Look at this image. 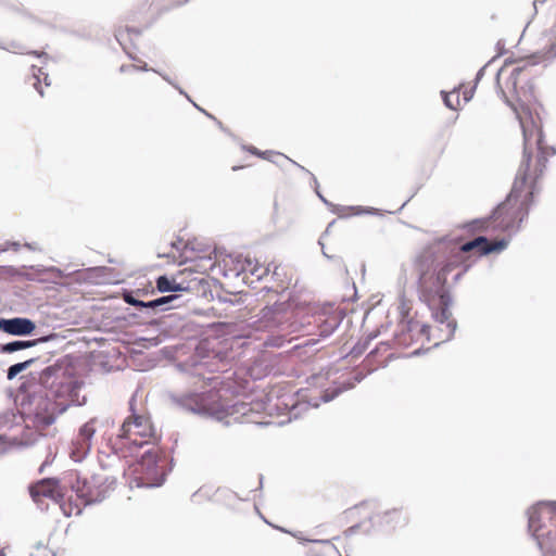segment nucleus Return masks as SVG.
Instances as JSON below:
<instances>
[{"instance_id":"nucleus-52","label":"nucleus","mask_w":556,"mask_h":556,"mask_svg":"<svg viewBox=\"0 0 556 556\" xmlns=\"http://www.w3.org/2000/svg\"><path fill=\"white\" fill-rule=\"evenodd\" d=\"M192 104H193V105H194V106H195L200 112H202L203 114H204V112H206L204 109H202L200 105H198V104H197V103H194L193 101H192Z\"/></svg>"},{"instance_id":"nucleus-37","label":"nucleus","mask_w":556,"mask_h":556,"mask_svg":"<svg viewBox=\"0 0 556 556\" xmlns=\"http://www.w3.org/2000/svg\"><path fill=\"white\" fill-rule=\"evenodd\" d=\"M488 64H485L484 66H482L476 74V78H475V85L477 86L478 83L482 79V77L484 76V73H485V68H486Z\"/></svg>"},{"instance_id":"nucleus-50","label":"nucleus","mask_w":556,"mask_h":556,"mask_svg":"<svg viewBox=\"0 0 556 556\" xmlns=\"http://www.w3.org/2000/svg\"><path fill=\"white\" fill-rule=\"evenodd\" d=\"M354 379H355L356 382H361L364 379V376L362 374H358V375L355 376Z\"/></svg>"},{"instance_id":"nucleus-55","label":"nucleus","mask_w":556,"mask_h":556,"mask_svg":"<svg viewBox=\"0 0 556 556\" xmlns=\"http://www.w3.org/2000/svg\"><path fill=\"white\" fill-rule=\"evenodd\" d=\"M24 245H25L27 249H29V250H35V247H34V244H33V243H28V242H26Z\"/></svg>"},{"instance_id":"nucleus-15","label":"nucleus","mask_w":556,"mask_h":556,"mask_svg":"<svg viewBox=\"0 0 556 556\" xmlns=\"http://www.w3.org/2000/svg\"><path fill=\"white\" fill-rule=\"evenodd\" d=\"M369 519L374 525L384 530H394L407 523V518L404 516L402 508H392L382 514H375Z\"/></svg>"},{"instance_id":"nucleus-62","label":"nucleus","mask_w":556,"mask_h":556,"mask_svg":"<svg viewBox=\"0 0 556 556\" xmlns=\"http://www.w3.org/2000/svg\"><path fill=\"white\" fill-rule=\"evenodd\" d=\"M128 56L132 60V61H138L134 55L129 54L128 53Z\"/></svg>"},{"instance_id":"nucleus-13","label":"nucleus","mask_w":556,"mask_h":556,"mask_svg":"<svg viewBox=\"0 0 556 556\" xmlns=\"http://www.w3.org/2000/svg\"><path fill=\"white\" fill-rule=\"evenodd\" d=\"M29 494L34 502H38L40 497L51 498L55 503H60L63 500L59 480L53 478H45L30 485Z\"/></svg>"},{"instance_id":"nucleus-36","label":"nucleus","mask_w":556,"mask_h":556,"mask_svg":"<svg viewBox=\"0 0 556 556\" xmlns=\"http://www.w3.org/2000/svg\"><path fill=\"white\" fill-rule=\"evenodd\" d=\"M318 243L321 245V251H323V255L328 258V260H331V261H336L338 263H342V260L341 257H338V256H334V255H329V253H326L325 249H324V243L319 240Z\"/></svg>"},{"instance_id":"nucleus-59","label":"nucleus","mask_w":556,"mask_h":556,"mask_svg":"<svg viewBox=\"0 0 556 556\" xmlns=\"http://www.w3.org/2000/svg\"><path fill=\"white\" fill-rule=\"evenodd\" d=\"M204 114L208 117V118H212L214 121H216L217 118L215 116H213L212 114H210L208 112H204Z\"/></svg>"},{"instance_id":"nucleus-30","label":"nucleus","mask_w":556,"mask_h":556,"mask_svg":"<svg viewBox=\"0 0 556 556\" xmlns=\"http://www.w3.org/2000/svg\"><path fill=\"white\" fill-rule=\"evenodd\" d=\"M306 542H311V543H315V544H320V545H324L326 547H328L329 549L333 551L336 554H338L339 556L340 553L338 551V548L336 547V545L331 542V540H327V539H324V540H305Z\"/></svg>"},{"instance_id":"nucleus-35","label":"nucleus","mask_w":556,"mask_h":556,"mask_svg":"<svg viewBox=\"0 0 556 556\" xmlns=\"http://www.w3.org/2000/svg\"><path fill=\"white\" fill-rule=\"evenodd\" d=\"M523 68L525 67L518 66L511 71L509 79L513 80L514 86H516L517 79H518L519 75L521 74V72L523 71Z\"/></svg>"},{"instance_id":"nucleus-58","label":"nucleus","mask_w":556,"mask_h":556,"mask_svg":"<svg viewBox=\"0 0 556 556\" xmlns=\"http://www.w3.org/2000/svg\"><path fill=\"white\" fill-rule=\"evenodd\" d=\"M35 88L38 90V92L40 93V96L42 97L43 96V90L41 88H38L37 86V83L34 85Z\"/></svg>"},{"instance_id":"nucleus-12","label":"nucleus","mask_w":556,"mask_h":556,"mask_svg":"<svg viewBox=\"0 0 556 556\" xmlns=\"http://www.w3.org/2000/svg\"><path fill=\"white\" fill-rule=\"evenodd\" d=\"M36 330L34 320L27 317L0 318V331L14 337L30 336Z\"/></svg>"},{"instance_id":"nucleus-48","label":"nucleus","mask_w":556,"mask_h":556,"mask_svg":"<svg viewBox=\"0 0 556 556\" xmlns=\"http://www.w3.org/2000/svg\"><path fill=\"white\" fill-rule=\"evenodd\" d=\"M215 122H216L218 128H220L223 131L227 132V129L223 126L220 121L216 119Z\"/></svg>"},{"instance_id":"nucleus-39","label":"nucleus","mask_w":556,"mask_h":556,"mask_svg":"<svg viewBox=\"0 0 556 556\" xmlns=\"http://www.w3.org/2000/svg\"><path fill=\"white\" fill-rule=\"evenodd\" d=\"M3 244L8 247V250L13 249L14 251H18L21 248V244L16 241H7Z\"/></svg>"},{"instance_id":"nucleus-19","label":"nucleus","mask_w":556,"mask_h":556,"mask_svg":"<svg viewBox=\"0 0 556 556\" xmlns=\"http://www.w3.org/2000/svg\"><path fill=\"white\" fill-rule=\"evenodd\" d=\"M355 387V383L352 381L343 382L341 386L336 387L333 390H326L323 392L321 396L319 399H316L314 401H309L308 405L312 407L317 408L323 403H328L334 400L337 396H339L343 391L351 390Z\"/></svg>"},{"instance_id":"nucleus-54","label":"nucleus","mask_w":556,"mask_h":556,"mask_svg":"<svg viewBox=\"0 0 556 556\" xmlns=\"http://www.w3.org/2000/svg\"><path fill=\"white\" fill-rule=\"evenodd\" d=\"M192 104H193V105H194V106H195L200 112H202L203 114H204V112H206L204 109H202L200 105H198V104H197V103H194L193 101H192Z\"/></svg>"},{"instance_id":"nucleus-33","label":"nucleus","mask_w":556,"mask_h":556,"mask_svg":"<svg viewBox=\"0 0 556 556\" xmlns=\"http://www.w3.org/2000/svg\"><path fill=\"white\" fill-rule=\"evenodd\" d=\"M30 556H55V554L45 546H38Z\"/></svg>"},{"instance_id":"nucleus-17","label":"nucleus","mask_w":556,"mask_h":556,"mask_svg":"<svg viewBox=\"0 0 556 556\" xmlns=\"http://www.w3.org/2000/svg\"><path fill=\"white\" fill-rule=\"evenodd\" d=\"M528 136H529V150L532 152V149H531V140L532 138H534V142L536 144V148L539 150V153H538V157H536V168H535V179L540 178V176L543 175L545 168H546V165H547V161H548V155L544 149V137H543V132L542 130L540 129H536V130H528Z\"/></svg>"},{"instance_id":"nucleus-34","label":"nucleus","mask_w":556,"mask_h":556,"mask_svg":"<svg viewBox=\"0 0 556 556\" xmlns=\"http://www.w3.org/2000/svg\"><path fill=\"white\" fill-rule=\"evenodd\" d=\"M130 67L132 70H136V71H142V72H154L156 74H163L162 72L153 68V67H149L147 63H143L142 65H130Z\"/></svg>"},{"instance_id":"nucleus-4","label":"nucleus","mask_w":556,"mask_h":556,"mask_svg":"<svg viewBox=\"0 0 556 556\" xmlns=\"http://www.w3.org/2000/svg\"><path fill=\"white\" fill-rule=\"evenodd\" d=\"M543 506L548 507L551 513L556 516V501L538 502L527 511L528 529L535 539L539 548L543 552V556H556V532L553 534L548 531L539 534V530L541 529L540 510Z\"/></svg>"},{"instance_id":"nucleus-47","label":"nucleus","mask_w":556,"mask_h":556,"mask_svg":"<svg viewBox=\"0 0 556 556\" xmlns=\"http://www.w3.org/2000/svg\"><path fill=\"white\" fill-rule=\"evenodd\" d=\"M545 0H534L533 1V9H534V14H536V11H538V3H543Z\"/></svg>"},{"instance_id":"nucleus-46","label":"nucleus","mask_w":556,"mask_h":556,"mask_svg":"<svg viewBox=\"0 0 556 556\" xmlns=\"http://www.w3.org/2000/svg\"><path fill=\"white\" fill-rule=\"evenodd\" d=\"M501 92L503 93V97H504V99H505V102H506L509 106H511V109H513L515 112H517L516 108H515V106L509 102V100H508V99H507V97L505 96L504 91H503V90H501Z\"/></svg>"},{"instance_id":"nucleus-29","label":"nucleus","mask_w":556,"mask_h":556,"mask_svg":"<svg viewBox=\"0 0 556 556\" xmlns=\"http://www.w3.org/2000/svg\"><path fill=\"white\" fill-rule=\"evenodd\" d=\"M453 93H456V102L459 103V97H458V92L456 91V89L453 90V92H445V91H441V94H442V98H443V102L445 104L446 108L451 109V110H456V106L453 104L452 100H451V96Z\"/></svg>"},{"instance_id":"nucleus-53","label":"nucleus","mask_w":556,"mask_h":556,"mask_svg":"<svg viewBox=\"0 0 556 556\" xmlns=\"http://www.w3.org/2000/svg\"><path fill=\"white\" fill-rule=\"evenodd\" d=\"M192 104H193V105H194V106H195L200 112H202L203 114H204V112H206L204 109H202L200 105H198V104H197V103H194L193 101H192Z\"/></svg>"},{"instance_id":"nucleus-43","label":"nucleus","mask_w":556,"mask_h":556,"mask_svg":"<svg viewBox=\"0 0 556 556\" xmlns=\"http://www.w3.org/2000/svg\"><path fill=\"white\" fill-rule=\"evenodd\" d=\"M258 268L251 269V274L257 276V278H262V275L266 274L268 271V268H265L261 274H258Z\"/></svg>"},{"instance_id":"nucleus-41","label":"nucleus","mask_w":556,"mask_h":556,"mask_svg":"<svg viewBox=\"0 0 556 556\" xmlns=\"http://www.w3.org/2000/svg\"><path fill=\"white\" fill-rule=\"evenodd\" d=\"M37 271H38V273L49 271V273H56V274H58V275H60V276L62 275V270H61V269H59V268H56V267H53V266H52V267H49V268H47V269H40V268H38V269H37Z\"/></svg>"},{"instance_id":"nucleus-25","label":"nucleus","mask_w":556,"mask_h":556,"mask_svg":"<svg viewBox=\"0 0 556 556\" xmlns=\"http://www.w3.org/2000/svg\"><path fill=\"white\" fill-rule=\"evenodd\" d=\"M132 35L138 37L140 35V30H138L136 28L127 27L125 30H118L115 34V38L118 41V43L123 47V49L126 50V47H125V43H124L125 39H126V37H129L131 39Z\"/></svg>"},{"instance_id":"nucleus-27","label":"nucleus","mask_w":556,"mask_h":556,"mask_svg":"<svg viewBox=\"0 0 556 556\" xmlns=\"http://www.w3.org/2000/svg\"><path fill=\"white\" fill-rule=\"evenodd\" d=\"M399 312H400V315H401V319L410 318L409 317L410 305H409L408 301L405 300L404 296H402L401 300H400Z\"/></svg>"},{"instance_id":"nucleus-23","label":"nucleus","mask_w":556,"mask_h":556,"mask_svg":"<svg viewBox=\"0 0 556 556\" xmlns=\"http://www.w3.org/2000/svg\"><path fill=\"white\" fill-rule=\"evenodd\" d=\"M38 361H39L38 358L31 357L24 362H18V363L11 365L7 369V379L13 380L17 375H20L21 372H23L24 370L29 368L33 364H36Z\"/></svg>"},{"instance_id":"nucleus-28","label":"nucleus","mask_w":556,"mask_h":556,"mask_svg":"<svg viewBox=\"0 0 556 556\" xmlns=\"http://www.w3.org/2000/svg\"><path fill=\"white\" fill-rule=\"evenodd\" d=\"M286 342H287V340L285 339L283 336H278V337L270 336L266 339L265 344L268 346L281 348L285 345Z\"/></svg>"},{"instance_id":"nucleus-18","label":"nucleus","mask_w":556,"mask_h":556,"mask_svg":"<svg viewBox=\"0 0 556 556\" xmlns=\"http://www.w3.org/2000/svg\"><path fill=\"white\" fill-rule=\"evenodd\" d=\"M156 289L161 293H172L189 291L190 287L182 282H176V280L167 275H161L156 278Z\"/></svg>"},{"instance_id":"nucleus-11","label":"nucleus","mask_w":556,"mask_h":556,"mask_svg":"<svg viewBox=\"0 0 556 556\" xmlns=\"http://www.w3.org/2000/svg\"><path fill=\"white\" fill-rule=\"evenodd\" d=\"M100 480L93 476L91 481L77 477L76 482L72 483V489L76 495L85 501V505L100 503L104 500L102 490L99 489Z\"/></svg>"},{"instance_id":"nucleus-49","label":"nucleus","mask_w":556,"mask_h":556,"mask_svg":"<svg viewBox=\"0 0 556 556\" xmlns=\"http://www.w3.org/2000/svg\"><path fill=\"white\" fill-rule=\"evenodd\" d=\"M358 528V526H353L351 528H349V530L346 531L348 533L352 534V533H355L356 529Z\"/></svg>"},{"instance_id":"nucleus-20","label":"nucleus","mask_w":556,"mask_h":556,"mask_svg":"<svg viewBox=\"0 0 556 556\" xmlns=\"http://www.w3.org/2000/svg\"><path fill=\"white\" fill-rule=\"evenodd\" d=\"M556 59V33L553 36L551 43L542 49L541 51L535 52L533 55L529 58L528 64L535 65L539 62H552Z\"/></svg>"},{"instance_id":"nucleus-38","label":"nucleus","mask_w":556,"mask_h":556,"mask_svg":"<svg viewBox=\"0 0 556 556\" xmlns=\"http://www.w3.org/2000/svg\"><path fill=\"white\" fill-rule=\"evenodd\" d=\"M39 75H43V80H45V84L46 86H50V80H49V76L48 74L43 73L41 68L38 70V75L37 74H34V76L37 78V83H40V78H39Z\"/></svg>"},{"instance_id":"nucleus-63","label":"nucleus","mask_w":556,"mask_h":556,"mask_svg":"<svg viewBox=\"0 0 556 556\" xmlns=\"http://www.w3.org/2000/svg\"><path fill=\"white\" fill-rule=\"evenodd\" d=\"M31 53H33V54H35V55H37V56H41V54H39V53H38V52H36V51H33Z\"/></svg>"},{"instance_id":"nucleus-8","label":"nucleus","mask_w":556,"mask_h":556,"mask_svg":"<svg viewBox=\"0 0 556 556\" xmlns=\"http://www.w3.org/2000/svg\"><path fill=\"white\" fill-rule=\"evenodd\" d=\"M170 402L182 410L205 416L210 414L205 393L186 392L182 394L169 393Z\"/></svg>"},{"instance_id":"nucleus-45","label":"nucleus","mask_w":556,"mask_h":556,"mask_svg":"<svg viewBox=\"0 0 556 556\" xmlns=\"http://www.w3.org/2000/svg\"><path fill=\"white\" fill-rule=\"evenodd\" d=\"M465 271H466V268H465L463 271H460V273L456 274V275L454 276V278H453V279H454V282L459 281V280H460V278H462V276H463V274H464Z\"/></svg>"},{"instance_id":"nucleus-56","label":"nucleus","mask_w":556,"mask_h":556,"mask_svg":"<svg viewBox=\"0 0 556 556\" xmlns=\"http://www.w3.org/2000/svg\"><path fill=\"white\" fill-rule=\"evenodd\" d=\"M8 251V247L4 244H0V253Z\"/></svg>"},{"instance_id":"nucleus-7","label":"nucleus","mask_w":556,"mask_h":556,"mask_svg":"<svg viewBox=\"0 0 556 556\" xmlns=\"http://www.w3.org/2000/svg\"><path fill=\"white\" fill-rule=\"evenodd\" d=\"M178 299V294H167L150 301H142L137 299L131 292L124 294V301L127 304L136 307L140 313L147 316H152L170 308L172 306L168 305Z\"/></svg>"},{"instance_id":"nucleus-1","label":"nucleus","mask_w":556,"mask_h":556,"mask_svg":"<svg viewBox=\"0 0 556 556\" xmlns=\"http://www.w3.org/2000/svg\"><path fill=\"white\" fill-rule=\"evenodd\" d=\"M509 239L502 238L491 242L485 236H478L462 245L454 240L442 237L427 244L414 258V270L417 275L419 300L431 311L432 318L440 325L442 342L453 339L457 321L452 318V296L446 289L447 275L457 265L451 261L458 253L478 250L484 256L502 252L508 247Z\"/></svg>"},{"instance_id":"nucleus-42","label":"nucleus","mask_w":556,"mask_h":556,"mask_svg":"<svg viewBox=\"0 0 556 556\" xmlns=\"http://www.w3.org/2000/svg\"><path fill=\"white\" fill-rule=\"evenodd\" d=\"M7 50L9 51H12L14 53H23L21 50H20V45L15 43V42H12L10 45V47L5 48Z\"/></svg>"},{"instance_id":"nucleus-44","label":"nucleus","mask_w":556,"mask_h":556,"mask_svg":"<svg viewBox=\"0 0 556 556\" xmlns=\"http://www.w3.org/2000/svg\"><path fill=\"white\" fill-rule=\"evenodd\" d=\"M544 149L548 156H553L556 154V149L554 147H548V148L544 147Z\"/></svg>"},{"instance_id":"nucleus-51","label":"nucleus","mask_w":556,"mask_h":556,"mask_svg":"<svg viewBox=\"0 0 556 556\" xmlns=\"http://www.w3.org/2000/svg\"><path fill=\"white\" fill-rule=\"evenodd\" d=\"M192 104H193V105H194V106H195L200 112H202L203 114H204V112H206L204 109H202L200 105H198V104H197V103H194L193 101H192Z\"/></svg>"},{"instance_id":"nucleus-57","label":"nucleus","mask_w":556,"mask_h":556,"mask_svg":"<svg viewBox=\"0 0 556 556\" xmlns=\"http://www.w3.org/2000/svg\"><path fill=\"white\" fill-rule=\"evenodd\" d=\"M128 68H131V67H130V65H129V66H127V65H122V66H121V68H119V71H121V72H126Z\"/></svg>"},{"instance_id":"nucleus-64","label":"nucleus","mask_w":556,"mask_h":556,"mask_svg":"<svg viewBox=\"0 0 556 556\" xmlns=\"http://www.w3.org/2000/svg\"><path fill=\"white\" fill-rule=\"evenodd\" d=\"M500 75H501V70L497 72V75H496L497 81L500 80Z\"/></svg>"},{"instance_id":"nucleus-16","label":"nucleus","mask_w":556,"mask_h":556,"mask_svg":"<svg viewBox=\"0 0 556 556\" xmlns=\"http://www.w3.org/2000/svg\"><path fill=\"white\" fill-rule=\"evenodd\" d=\"M60 336L58 333L51 332L47 336H42L35 340H14L8 343H3L0 345L1 354H12L22 350L34 348L40 343H47L51 341L59 340Z\"/></svg>"},{"instance_id":"nucleus-22","label":"nucleus","mask_w":556,"mask_h":556,"mask_svg":"<svg viewBox=\"0 0 556 556\" xmlns=\"http://www.w3.org/2000/svg\"><path fill=\"white\" fill-rule=\"evenodd\" d=\"M418 326L419 323L415 321L413 318L401 319L395 333L397 342L401 344H407L410 340V338H407V334H409V332H412L414 328Z\"/></svg>"},{"instance_id":"nucleus-5","label":"nucleus","mask_w":556,"mask_h":556,"mask_svg":"<svg viewBox=\"0 0 556 556\" xmlns=\"http://www.w3.org/2000/svg\"><path fill=\"white\" fill-rule=\"evenodd\" d=\"M157 463L159 458L154 450L149 448L143 452L134 469L138 488H159L164 483L165 472L160 471Z\"/></svg>"},{"instance_id":"nucleus-61","label":"nucleus","mask_w":556,"mask_h":556,"mask_svg":"<svg viewBox=\"0 0 556 556\" xmlns=\"http://www.w3.org/2000/svg\"><path fill=\"white\" fill-rule=\"evenodd\" d=\"M21 276H24L26 279L31 280L33 278L26 274H21Z\"/></svg>"},{"instance_id":"nucleus-40","label":"nucleus","mask_w":556,"mask_h":556,"mask_svg":"<svg viewBox=\"0 0 556 556\" xmlns=\"http://www.w3.org/2000/svg\"><path fill=\"white\" fill-rule=\"evenodd\" d=\"M475 89H476V85H473V87L469 91L464 92V101L465 102H469L471 100V98L473 97Z\"/></svg>"},{"instance_id":"nucleus-31","label":"nucleus","mask_w":556,"mask_h":556,"mask_svg":"<svg viewBox=\"0 0 556 556\" xmlns=\"http://www.w3.org/2000/svg\"><path fill=\"white\" fill-rule=\"evenodd\" d=\"M160 76L165 80L167 81L169 85H172L174 88H176L180 94L185 96L190 102H192L191 98L188 96V93L180 87L178 86L174 80L170 79V77L166 74H160Z\"/></svg>"},{"instance_id":"nucleus-24","label":"nucleus","mask_w":556,"mask_h":556,"mask_svg":"<svg viewBox=\"0 0 556 556\" xmlns=\"http://www.w3.org/2000/svg\"><path fill=\"white\" fill-rule=\"evenodd\" d=\"M341 319L338 316L328 317L320 326H319V337L328 338L330 337L340 326Z\"/></svg>"},{"instance_id":"nucleus-10","label":"nucleus","mask_w":556,"mask_h":556,"mask_svg":"<svg viewBox=\"0 0 556 556\" xmlns=\"http://www.w3.org/2000/svg\"><path fill=\"white\" fill-rule=\"evenodd\" d=\"M94 433V419L89 420L80 427L77 438L73 441L71 451V457L74 462L79 463L89 454Z\"/></svg>"},{"instance_id":"nucleus-2","label":"nucleus","mask_w":556,"mask_h":556,"mask_svg":"<svg viewBox=\"0 0 556 556\" xmlns=\"http://www.w3.org/2000/svg\"><path fill=\"white\" fill-rule=\"evenodd\" d=\"M41 364V368L22 377L18 392L24 395L23 402L30 405L36 422L49 427L70 407L84 406L87 397L80 395L85 382L75 376L67 356Z\"/></svg>"},{"instance_id":"nucleus-21","label":"nucleus","mask_w":556,"mask_h":556,"mask_svg":"<svg viewBox=\"0 0 556 556\" xmlns=\"http://www.w3.org/2000/svg\"><path fill=\"white\" fill-rule=\"evenodd\" d=\"M248 151L251 154H253V155H256V156H258L261 159L270 161V162H273L275 164H277V161L273 159L274 156L275 157H283L287 161L291 162L296 167H299L302 172H307V169L304 166L300 165L299 163H296L295 161L291 160L290 157L286 156L285 154H282L280 152H275V151H271V150L261 151V150H258L255 147H249Z\"/></svg>"},{"instance_id":"nucleus-60","label":"nucleus","mask_w":556,"mask_h":556,"mask_svg":"<svg viewBox=\"0 0 556 556\" xmlns=\"http://www.w3.org/2000/svg\"><path fill=\"white\" fill-rule=\"evenodd\" d=\"M420 328H421L422 332H426V330L428 329V326L427 325H421Z\"/></svg>"},{"instance_id":"nucleus-26","label":"nucleus","mask_w":556,"mask_h":556,"mask_svg":"<svg viewBox=\"0 0 556 556\" xmlns=\"http://www.w3.org/2000/svg\"><path fill=\"white\" fill-rule=\"evenodd\" d=\"M306 174H308L311 177H312V180H313V184H314V187H315V190H316V193L318 195V198L329 207H331V211L333 213H338L340 207L332 204L331 202H329L325 195H323L319 191H318V187H319V184H318V180L317 178L307 169V172H305Z\"/></svg>"},{"instance_id":"nucleus-3","label":"nucleus","mask_w":556,"mask_h":556,"mask_svg":"<svg viewBox=\"0 0 556 556\" xmlns=\"http://www.w3.org/2000/svg\"><path fill=\"white\" fill-rule=\"evenodd\" d=\"M534 187H531L522 201H510L505 199L498 203L491 214L483 218H477L469 224L472 230L484 231L490 226L494 230L508 233L509 238L517 235L522 223L528 218L530 207L533 204Z\"/></svg>"},{"instance_id":"nucleus-32","label":"nucleus","mask_w":556,"mask_h":556,"mask_svg":"<svg viewBox=\"0 0 556 556\" xmlns=\"http://www.w3.org/2000/svg\"><path fill=\"white\" fill-rule=\"evenodd\" d=\"M350 208L355 211L356 215H361V214L375 215V214H378V212H379V210L375 208V207L351 206Z\"/></svg>"},{"instance_id":"nucleus-14","label":"nucleus","mask_w":556,"mask_h":556,"mask_svg":"<svg viewBox=\"0 0 556 556\" xmlns=\"http://www.w3.org/2000/svg\"><path fill=\"white\" fill-rule=\"evenodd\" d=\"M135 402L136 399L132 396L129 401V408L131 410V416L126 419L121 427L119 437H127L131 431V428L135 427L138 429L137 433L139 435H154V428L150 425L149 420L143 416L139 415L135 410Z\"/></svg>"},{"instance_id":"nucleus-6","label":"nucleus","mask_w":556,"mask_h":556,"mask_svg":"<svg viewBox=\"0 0 556 556\" xmlns=\"http://www.w3.org/2000/svg\"><path fill=\"white\" fill-rule=\"evenodd\" d=\"M522 127V134H523V154H522V161L519 166V169L517 172L515 181L513 184V187L509 191V193L506 195L505 199H509L510 201H522L525 194L522 195L527 179H528V172L530 168L531 163V151L529 150V136L527 128L521 124Z\"/></svg>"},{"instance_id":"nucleus-9","label":"nucleus","mask_w":556,"mask_h":556,"mask_svg":"<svg viewBox=\"0 0 556 556\" xmlns=\"http://www.w3.org/2000/svg\"><path fill=\"white\" fill-rule=\"evenodd\" d=\"M260 318L265 323L266 327L279 328L281 331H289V305L287 303H275L265 306L260 312Z\"/></svg>"}]
</instances>
